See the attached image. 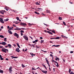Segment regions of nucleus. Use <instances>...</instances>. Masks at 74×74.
Segmentation results:
<instances>
[{
	"instance_id": "f257e3e1",
	"label": "nucleus",
	"mask_w": 74,
	"mask_h": 74,
	"mask_svg": "<svg viewBox=\"0 0 74 74\" xmlns=\"http://www.w3.org/2000/svg\"><path fill=\"white\" fill-rule=\"evenodd\" d=\"M1 51H3L5 53H6V51H8V50L7 49H5V48H3V49L1 50Z\"/></svg>"
},
{
	"instance_id": "f03ea898",
	"label": "nucleus",
	"mask_w": 74,
	"mask_h": 74,
	"mask_svg": "<svg viewBox=\"0 0 74 74\" xmlns=\"http://www.w3.org/2000/svg\"><path fill=\"white\" fill-rule=\"evenodd\" d=\"M14 36L17 37V38H18L19 37V36L18 34H17L16 33H15L14 34Z\"/></svg>"
},
{
	"instance_id": "7ed1b4c3",
	"label": "nucleus",
	"mask_w": 74,
	"mask_h": 74,
	"mask_svg": "<svg viewBox=\"0 0 74 74\" xmlns=\"http://www.w3.org/2000/svg\"><path fill=\"white\" fill-rule=\"evenodd\" d=\"M23 37L26 40H27V41H28V38L27 37V36H26V35H24L23 36Z\"/></svg>"
},
{
	"instance_id": "20e7f679",
	"label": "nucleus",
	"mask_w": 74,
	"mask_h": 74,
	"mask_svg": "<svg viewBox=\"0 0 74 74\" xmlns=\"http://www.w3.org/2000/svg\"><path fill=\"white\" fill-rule=\"evenodd\" d=\"M20 25H27V24L25 23H22V22L20 23Z\"/></svg>"
},
{
	"instance_id": "39448f33",
	"label": "nucleus",
	"mask_w": 74,
	"mask_h": 74,
	"mask_svg": "<svg viewBox=\"0 0 74 74\" xmlns=\"http://www.w3.org/2000/svg\"><path fill=\"white\" fill-rule=\"evenodd\" d=\"M0 44H2L3 46L5 45H6V43L5 42H0Z\"/></svg>"
},
{
	"instance_id": "423d86ee",
	"label": "nucleus",
	"mask_w": 74,
	"mask_h": 74,
	"mask_svg": "<svg viewBox=\"0 0 74 74\" xmlns=\"http://www.w3.org/2000/svg\"><path fill=\"white\" fill-rule=\"evenodd\" d=\"M40 69V70L42 72L44 73H45V74H47V71H43V70H41V69Z\"/></svg>"
},
{
	"instance_id": "0eeeda50",
	"label": "nucleus",
	"mask_w": 74,
	"mask_h": 74,
	"mask_svg": "<svg viewBox=\"0 0 74 74\" xmlns=\"http://www.w3.org/2000/svg\"><path fill=\"white\" fill-rule=\"evenodd\" d=\"M9 70L10 71V72L11 73L12 71V67L11 66L10 67V68L9 69Z\"/></svg>"
},
{
	"instance_id": "6e6552de",
	"label": "nucleus",
	"mask_w": 74,
	"mask_h": 74,
	"mask_svg": "<svg viewBox=\"0 0 74 74\" xmlns=\"http://www.w3.org/2000/svg\"><path fill=\"white\" fill-rule=\"evenodd\" d=\"M0 21H1V22H2V23H4V22H3L4 21H3V19L2 18H0Z\"/></svg>"
},
{
	"instance_id": "1a4fd4ad",
	"label": "nucleus",
	"mask_w": 74,
	"mask_h": 74,
	"mask_svg": "<svg viewBox=\"0 0 74 74\" xmlns=\"http://www.w3.org/2000/svg\"><path fill=\"white\" fill-rule=\"evenodd\" d=\"M4 11H5V10H1L0 11V12L1 14H4Z\"/></svg>"
},
{
	"instance_id": "9d476101",
	"label": "nucleus",
	"mask_w": 74,
	"mask_h": 74,
	"mask_svg": "<svg viewBox=\"0 0 74 74\" xmlns=\"http://www.w3.org/2000/svg\"><path fill=\"white\" fill-rule=\"evenodd\" d=\"M47 32L49 33V34H51V35H52L53 34L51 32H50L49 31H47Z\"/></svg>"
},
{
	"instance_id": "9b49d317",
	"label": "nucleus",
	"mask_w": 74,
	"mask_h": 74,
	"mask_svg": "<svg viewBox=\"0 0 74 74\" xmlns=\"http://www.w3.org/2000/svg\"><path fill=\"white\" fill-rule=\"evenodd\" d=\"M55 63H57V64H56V66L57 67H58L59 65L58 62H55Z\"/></svg>"
},
{
	"instance_id": "f8f14e48",
	"label": "nucleus",
	"mask_w": 74,
	"mask_h": 74,
	"mask_svg": "<svg viewBox=\"0 0 74 74\" xmlns=\"http://www.w3.org/2000/svg\"><path fill=\"white\" fill-rule=\"evenodd\" d=\"M8 47H9V48L10 49H11V45L10 44H8Z\"/></svg>"
},
{
	"instance_id": "ddd939ff",
	"label": "nucleus",
	"mask_w": 74,
	"mask_h": 74,
	"mask_svg": "<svg viewBox=\"0 0 74 74\" xmlns=\"http://www.w3.org/2000/svg\"><path fill=\"white\" fill-rule=\"evenodd\" d=\"M16 51H17L18 53H19V51H20V50H19V49L18 50L17 49V48L16 49Z\"/></svg>"
},
{
	"instance_id": "4468645a",
	"label": "nucleus",
	"mask_w": 74,
	"mask_h": 74,
	"mask_svg": "<svg viewBox=\"0 0 74 74\" xmlns=\"http://www.w3.org/2000/svg\"><path fill=\"white\" fill-rule=\"evenodd\" d=\"M42 66H44L45 68L47 70V69L46 67V66L45 65V64H42Z\"/></svg>"
},
{
	"instance_id": "2eb2a0df",
	"label": "nucleus",
	"mask_w": 74,
	"mask_h": 74,
	"mask_svg": "<svg viewBox=\"0 0 74 74\" xmlns=\"http://www.w3.org/2000/svg\"><path fill=\"white\" fill-rule=\"evenodd\" d=\"M8 32L9 33V34H12V33L11 31H9Z\"/></svg>"
},
{
	"instance_id": "dca6fc26",
	"label": "nucleus",
	"mask_w": 74,
	"mask_h": 74,
	"mask_svg": "<svg viewBox=\"0 0 74 74\" xmlns=\"http://www.w3.org/2000/svg\"><path fill=\"white\" fill-rule=\"evenodd\" d=\"M7 38H5L4 39V41L5 42H7Z\"/></svg>"
},
{
	"instance_id": "f3484780",
	"label": "nucleus",
	"mask_w": 74,
	"mask_h": 74,
	"mask_svg": "<svg viewBox=\"0 0 74 74\" xmlns=\"http://www.w3.org/2000/svg\"><path fill=\"white\" fill-rule=\"evenodd\" d=\"M16 44L18 46V47L20 48H21V47H20V46L19 45V43H16Z\"/></svg>"
},
{
	"instance_id": "a211bd4d",
	"label": "nucleus",
	"mask_w": 74,
	"mask_h": 74,
	"mask_svg": "<svg viewBox=\"0 0 74 74\" xmlns=\"http://www.w3.org/2000/svg\"><path fill=\"white\" fill-rule=\"evenodd\" d=\"M60 38V37H57L56 38H55V39H59Z\"/></svg>"
},
{
	"instance_id": "6ab92c4d",
	"label": "nucleus",
	"mask_w": 74,
	"mask_h": 74,
	"mask_svg": "<svg viewBox=\"0 0 74 74\" xmlns=\"http://www.w3.org/2000/svg\"><path fill=\"white\" fill-rule=\"evenodd\" d=\"M45 60H46V62H47V63L49 62L48 61V59H47V58H46L45 59Z\"/></svg>"
},
{
	"instance_id": "aec40b11",
	"label": "nucleus",
	"mask_w": 74,
	"mask_h": 74,
	"mask_svg": "<svg viewBox=\"0 0 74 74\" xmlns=\"http://www.w3.org/2000/svg\"><path fill=\"white\" fill-rule=\"evenodd\" d=\"M63 24L64 25H66V23L65 22H64V21H63Z\"/></svg>"
},
{
	"instance_id": "412c9836",
	"label": "nucleus",
	"mask_w": 74,
	"mask_h": 74,
	"mask_svg": "<svg viewBox=\"0 0 74 74\" xmlns=\"http://www.w3.org/2000/svg\"><path fill=\"white\" fill-rule=\"evenodd\" d=\"M59 19L60 20H62V17H59Z\"/></svg>"
},
{
	"instance_id": "4be33fe9",
	"label": "nucleus",
	"mask_w": 74,
	"mask_h": 74,
	"mask_svg": "<svg viewBox=\"0 0 74 74\" xmlns=\"http://www.w3.org/2000/svg\"><path fill=\"white\" fill-rule=\"evenodd\" d=\"M3 70H0V73H3Z\"/></svg>"
},
{
	"instance_id": "5701e85b",
	"label": "nucleus",
	"mask_w": 74,
	"mask_h": 74,
	"mask_svg": "<svg viewBox=\"0 0 74 74\" xmlns=\"http://www.w3.org/2000/svg\"><path fill=\"white\" fill-rule=\"evenodd\" d=\"M0 37L1 38H4V36L3 35H0Z\"/></svg>"
},
{
	"instance_id": "b1692460",
	"label": "nucleus",
	"mask_w": 74,
	"mask_h": 74,
	"mask_svg": "<svg viewBox=\"0 0 74 74\" xmlns=\"http://www.w3.org/2000/svg\"><path fill=\"white\" fill-rule=\"evenodd\" d=\"M46 11H47V13H50V12H50V10H46Z\"/></svg>"
},
{
	"instance_id": "393cba45",
	"label": "nucleus",
	"mask_w": 74,
	"mask_h": 74,
	"mask_svg": "<svg viewBox=\"0 0 74 74\" xmlns=\"http://www.w3.org/2000/svg\"><path fill=\"white\" fill-rule=\"evenodd\" d=\"M35 13L37 14H40L39 13H38V12H34Z\"/></svg>"
},
{
	"instance_id": "a878e982",
	"label": "nucleus",
	"mask_w": 74,
	"mask_h": 74,
	"mask_svg": "<svg viewBox=\"0 0 74 74\" xmlns=\"http://www.w3.org/2000/svg\"><path fill=\"white\" fill-rule=\"evenodd\" d=\"M51 32H53V33H55V34L56 33L55 31H54V30H52V31H51Z\"/></svg>"
},
{
	"instance_id": "bb28decb",
	"label": "nucleus",
	"mask_w": 74,
	"mask_h": 74,
	"mask_svg": "<svg viewBox=\"0 0 74 74\" xmlns=\"http://www.w3.org/2000/svg\"><path fill=\"white\" fill-rule=\"evenodd\" d=\"M16 19H17V20L18 21L19 20V18L18 17H16Z\"/></svg>"
},
{
	"instance_id": "cd10ccee",
	"label": "nucleus",
	"mask_w": 74,
	"mask_h": 74,
	"mask_svg": "<svg viewBox=\"0 0 74 74\" xmlns=\"http://www.w3.org/2000/svg\"><path fill=\"white\" fill-rule=\"evenodd\" d=\"M33 25V24H32L31 23H29L28 24V25L29 26H32V25Z\"/></svg>"
},
{
	"instance_id": "c85d7f7f",
	"label": "nucleus",
	"mask_w": 74,
	"mask_h": 74,
	"mask_svg": "<svg viewBox=\"0 0 74 74\" xmlns=\"http://www.w3.org/2000/svg\"><path fill=\"white\" fill-rule=\"evenodd\" d=\"M56 60L57 61V60H59V59L58 58H55Z\"/></svg>"
},
{
	"instance_id": "c756f323",
	"label": "nucleus",
	"mask_w": 74,
	"mask_h": 74,
	"mask_svg": "<svg viewBox=\"0 0 74 74\" xmlns=\"http://www.w3.org/2000/svg\"><path fill=\"white\" fill-rule=\"evenodd\" d=\"M8 10H9V8H8L7 7H6V11H8Z\"/></svg>"
},
{
	"instance_id": "7c9ffc66",
	"label": "nucleus",
	"mask_w": 74,
	"mask_h": 74,
	"mask_svg": "<svg viewBox=\"0 0 74 74\" xmlns=\"http://www.w3.org/2000/svg\"><path fill=\"white\" fill-rule=\"evenodd\" d=\"M47 64H48V65H49V67H50V64H49V62L48 63H47Z\"/></svg>"
},
{
	"instance_id": "2f4dec72",
	"label": "nucleus",
	"mask_w": 74,
	"mask_h": 74,
	"mask_svg": "<svg viewBox=\"0 0 74 74\" xmlns=\"http://www.w3.org/2000/svg\"><path fill=\"white\" fill-rule=\"evenodd\" d=\"M20 32L21 33H24V31H22V30H21Z\"/></svg>"
},
{
	"instance_id": "473e14b6",
	"label": "nucleus",
	"mask_w": 74,
	"mask_h": 74,
	"mask_svg": "<svg viewBox=\"0 0 74 74\" xmlns=\"http://www.w3.org/2000/svg\"><path fill=\"white\" fill-rule=\"evenodd\" d=\"M50 39H55V38H51Z\"/></svg>"
},
{
	"instance_id": "72a5a7b5",
	"label": "nucleus",
	"mask_w": 74,
	"mask_h": 74,
	"mask_svg": "<svg viewBox=\"0 0 74 74\" xmlns=\"http://www.w3.org/2000/svg\"><path fill=\"white\" fill-rule=\"evenodd\" d=\"M43 41H44V40H41L40 41L41 43H43V42H44Z\"/></svg>"
},
{
	"instance_id": "f704fd0d",
	"label": "nucleus",
	"mask_w": 74,
	"mask_h": 74,
	"mask_svg": "<svg viewBox=\"0 0 74 74\" xmlns=\"http://www.w3.org/2000/svg\"><path fill=\"white\" fill-rule=\"evenodd\" d=\"M22 29H23V30H26V29H25V28H21Z\"/></svg>"
},
{
	"instance_id": "c9c22d12",
	"label": "nucleus",
	"mask_w": 74,
	"mask_h": 74,
	"mask_svg": "<svg viewBox=\"0 0 74 74\" xmlns=\"http://www.w3.org/2000/svg\"><path fill=\"white\" fill-rule=\"evenodd\" d=\"M1 60H3V58H2V56L0 58Z\"/></svg>"
},
{
	"instance_id": "e433bc0d",
	"label": "nucleus",
	"mask_w": 74,
	"mask_h": 74,
	"mask_svg": "<svg viewBox=\"0 0 74 74\" xmlns=\"http://www.w3.org/2000/svg\"><path fill=\"white\" fill-rule=\"evenodd\" d=\"M22 67L23 68H24L25 67V66L23 65V64H22Z\"/></svg>"
},
{
	"instance_id": "4c0bfd02",
	"label": "nucleus",
	"mask_w": 74,
	"mask_h": 74,
	"mask_svg": "<svg viewBox=\"0 0 74 74\" xmlns=\"http://www.w3.org/2000/svg\"><path fill=\"white\" fill-rule=\"evenodd\" d=\"M3 47L2 46H0V48L3 49Z\"/></svg>"
},
{
	"instance_id": "58836bf2",
	"label": "nucleus",
	"mask_w": 74,
	"mask_h": 74,
	"mask_svg": "<svg viewBox=\"0 0 74 74\" xmlns=\"http://www.w3.org/2000/svg\"><path fill=\"white\" fill-rule=\"evenodd\" d=\"M36 47L38 49L40 48L39 47H38L37 45H36Z\"/></svg>"
},
{
	"instance_id": "ea45409f",
	"label": "nucleus",
	"mask_w": 74,
	"mask_h": 74,
	"mask_svg": "<svg viewBox=\"0 0 74 74\" xmlns=\"http://www.w3.org/2000/svg\"><path fill=\"white\" fill-rule=\"evenodd\" d=\"M9 19L8 18L6 19V21H8L9 20Z\"/></svg>"
},
{
	"instance_id": "a19ab883",
	"label": "nucleus",
	"mask_w": 74,
	"mask_h": 74,
	"mask_svg": "<svg viewBox=\"0 0 74 74\" xmlns=\"http://www.w3.org/2000/svg\"><path fill=\"white\" fill-rule=\"evenodd\" d=\"M35 42H37L38 41V40H35Z\"/></svg>"
},
{
	"instance_id": "79ce46f5",
	"label": "nucleus",
	"mask_w": 74,
	"mask_h": 74,
	"mask_svg": "<svg viewBox=\"0 0 74 74\" xmlns=\"http://www.w3.org/2000/svg\"><path fill=\"white\" fill-rule=\"evenodd\" d=\"M47 32V30H44V32H46V33H48Z\"/></svg>"
},
{
	"instance_id": "37998d69",
	"label": "nucleus",
	"mask_w": 74,
	"mask_h": 74,
	"mask_svg": "<svg viewBox=\"0 0 74 74\" xmlns=\"http://www.w3.org/2000/svg\"><path fill=\"white\" fill-rule=\"evenodd\" d=\"M50 56H51L52 57H53V55H52V54H50Z\"/></svg>"
},
{
	"instance_id": "c03bdc74",
	"label": "nucleus",
	"mask_w": 74,
	"mask_h": 74,
	"mask_svg": "<svg viewBox=\"0 0 74 74\" xmlns=\"http://www.w3.org/2000/svg\"><path fill=\"white\" fill-rule=\"evenodd\" d=\"M71 71V69H69V73H70Z\"/></svg>"
},
{
	"instance_id": "a18cd8bd",
	"label": "nucleus",
	"mask_w": 74,
	"mask_h": 74,
	"mask_svg": "<svg viewBox=\"0 0 74 74\" xmlns=\"http://www.w3.org/2000/svg\"><path fill=\"white\" fill-rule=\"evenodd\" d=\"M39 10H42V8H39Z\"/></svg>"
},
{
	"instance_id": "49530a36",
	"label": "nucleus",
	"mask_w": 74,
	"mask_h": 74,
	"mask_svg": "<svg viewBox=\"0 0 74 74\" xmlns=\"http://www.w3.org/2000/svg\"><path fill=\"white\" fill-rule=\"evenodd\" d=\"M13 26L14 27H16V26H15V25L13 24Z\"/></svg>"
},
{
	"instance_id": "de8ad7c7",
	"label": "nucleus",
	"mask_w": 74,
	"mask_h": 74,
	"mask_svg": "<svg viewBox=\"0 0 74 74\" xmlns=\"http://www.w3.org/2000/svg\"><path fill=\"white\" fill-rule=\"evenodd\" d=\"M29 37L32 40L33 39V38L32 37V36H29Z\"/></svg>"
},
{
	"instance_id": "09e8293b",
	"label": "nucleus",
	"mask_w": 74,
	"mask_h": 74,
	"mask_svg": "<svg viewBox=\"0 0 74 74\" xmlns=\"http://www.w3.org/2000/svg\"><path fill=\"white\" fill-rule=\"evenodd\" d=\"M43 24H44V25H46V26H48L47 24H45V23H44Z\"/></svg>"
},
{
	"instance_id": "8fccbe9b",
	"label": "nucleus",
	"mask_w": 74,
	"mask_h": 74,
	"mask_svg": "<svg viewBox=\"0 0 74 74\" xmlns=\"http://www.w3.org/2000/svg\"><path fill=\"white\" fill-rule=\"evenodd\" d=\"M13 58H17L18 57H14Z\"/></svg>"
},
{
	"instance_id": "3c124183",
	"label": "nucleus",
	"mask_w": 74,
	"mask_h": 74,
	"mask_svg": "<svg viewBox=\"0 0 74 74\" xmlns=\"http://www.w3.org/2000/svg\"><path fill=\"white\" fill-rule=\"evenodd\" d=\"M20 23V22H16L15 23V24H17Z\"/></svg>"
},
{
	"instance_id": "603ef678",
	"label": "nucleus",
	"mask_w": 74,
	"mask_h": 74,
	"mask_svg": "<svg viewBox=\"0 0 74 74\" xmlns=\"http://www.w3.org/2000/svg\"><path fill=\"white\" fill-rule=\"evenodd\" d=\"M5 47L6 48H7L8 47V46H6Z\"/></svg>"
},
{
	"instance_id": "864d4df0",
	"label": "nucleus",
	"mask_w": 74,
	"mask_h": 74,
	"mask_svg": "<svg viewBox=\"0 0 74 74\" xmlns=\"http://www.w3.org/2000/svg\"><path fill=\"white\" fill-rule=\"evenodd\" d=\"M32 42H33V43H35L36 41H35H35H34Z\"/></svg>"
},
{
	"instance_id": "5fc2aeb1",
	"label": "nucleus",
	"mask_w": 74,
	"mask_h": 74,
	"mask_svg": "<svg viewBox=\"0 0 74 74\" xmlns=\"http://www.w3.org/2000/svg\"><path fill=\"white\" fill-rule=\"evenodd\" d=\"M62 60H63V62H65V61L63 59H62Z\"/></svg>"
},
{
	"instance_id": "6e6d98bb",
	"label": "nucleus",
	"mask_w": 74,
	"mask_h": 74,
	"mask_svg": "<svg viewBox=\"0 0 74 74\" xmlns=\"http://www.w3.org/2000/svg\"><path fill=\"white\" fill-rule=\"evenodd\" d=\"M52 47H56V45H52Z\"/></svg>"
},
{
	"instance_id": "4d7b16f0",
	"label": "nucleus",
	"mask_w": 74,
	"mask_h": 74,
	"mask_svg": "<svg viewBox=\"0 0 74 74\" xmlns=\"http://www.w3.org/2000/svg\"><path fill=\"white\" fill-rule=\"evenodd\" d=\"M32 46H33V47H34V48H35V46L34 45H32Z\"/></svg>"
},
{
	"instance_id": "13d9d810",
	"label": "nucleus",
	"mask_w": 74,
	"mask_h": 74,
	"mask_svg": "<svg viewBox=\"0 0 74 74\" xmlns=\"http://www.w3.org/2000/svg\"><path fill=\"white\" fill-rule=\"evenodd\" d=\"M5 60H6L8 61V60L9 59L8 58H6Z\"/></svg>"
},
{
	"instance_id": "bf43d9fd",
	"label": "nucleus",
	"mask_w": 74,
	"mask_h": 74,
	"mask_svg": "<svg viewBox=\"0 0 74 74\" xmlns=\"http://www.w3.org/2000/svg\"><path fill=\"white\" fill-rule=\"evenodd\" d=\"M27 49H26L25 50V51H27Z\"/></svg>"
},
{
	"instance_id": "052dcab7",
	"label": "nucleus",
	"mask_w": 74,
	"mask_h": 74,
	"mask_svg": "<svg viewBox=\"0 0 74 74\" xmlns=\"http://www.w3.org/2000/svg\"><path fill=\"white\" fill-rule=\"evenodd\" d=\"M73 53V51H71L70 52V53Z\"/></svg>"
},
{
	"instance_id": "680f3d73",
	"label": "nucleus",
	"mask_w": 74,
	"mask_h": 74,
	"mask_svg": "<svg viewBox=\"0 0 74 74\" xmlns=\"http://www.w3.org/2000/svg\"><path fill=\"white\" fill-rule=\"evenodd\" d=\"M59 46H60L59 45H56V47H59Z\"/></svg>"
},
{
	"instance_id": "e2e57ef3",
	"label": "nucleus",
	"mask_w": 74,
	"mask_h": 74,
	"mask_svg": "<svg viewBox=\"0 0 74 74\" xmlns=\"http://www.w3.org/2000/svg\"><path fill=\"white\" fill-rule=\"evenodd\" d=\"M40 38L41 39H43V38L42 37H40Z\"/></svg>"
},
{
	"instance_id": "0e129e2a",
	"label": "nucleus",
	"mask_w": 74,
	"mask_h": 74,
	"mask_svg": "<svg viewBox=\"0 0 74 74\" xmlns=\"http://www.w3.org/2000/svg\"><path fill=\"white\" fill-rule=\"evenodd\" d=\"M11 57H12V59L14 58V57H13V56H11Z\"/></svg>"
},
{
	"instance_id": "69168bd1",
	"label": "nucleus",
	"mask_w": 74,
	"mask_h": 74,
	"mask_svg": "<svg viewBox=\"0 0 74 74\" xmlns=\"http://www.w3.org/2000/svg\"><path fill=\"white\" fill-rule=\"evenodd\" d=\"M53 70L54 72H55V68H54L53 69Z\"/></svg>"
},
{
	"instance_id": "338daca9",
	"label": "nucleus",
	"mask_w": 74,
	"mask_h": 74,
	"mask_svg": "<svg viewBox=\"0 0 74 74\" xmlns=\"http://www.w3.org/2000/svg\"><path fill=\"white\" fill-rule=\"evenodd\" d=\"M8 28L10 29V27L9 26H8Z\"/></svg>"
},
{
	"instance_id": "774afa93",
	"label": "nucleus",
	"mask_w": 74,
	"mask_h": 74,
	"mask_svg": "<svg viewBox=\"0 0 74 74\" xmlns=\"http://www.w3.org/2000/svg\"><path fill=\"white\" fill-rule=\"evenodd\" d=\"M1 28L2 29H3V26H2L1 27Z\"/></svg>"
}]
</instances>
